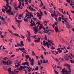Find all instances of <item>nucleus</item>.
<instances>
[{
  "label": "nucleus",
  "instance_id": "obj_1",
  "mask_svg": "<svg viewBox=\"0 0 74 74\" xmlns=\"http://www.w3.org/2000/svg\"><path fill=\"white\" fill-rule=\"evenodd\" d=\"M8 59V58L7 57H5L4 58H0V60L1 62L2 63H3L4 65H7V66L10 65L12 64V62L10 60H8L6 62V59Z\"/></svg>",
  "mask_w": 74,
  "mask_h": 74
},
{
  "label": "nucleus",
  "instance_id": "obj_2",
  "mask_svg": "<svg viewBox=\"0 0 74 74\" xmlns=\"http://www.w3.org/2000/svg\"><path fill=\"white\" fill-rule=\"evenodd\" d=\"M9 10H7L6 11V13H8V14H9V15H14V14L13 13L11 12V10H12V9L10 7V6H9Z\"/></svg>",
  "mask_w": 74,
  "mask_h": 74
},
{
  "label": "nucleus",
  "instance_id": "obj_3",
  "mask_svg": "<svg viewBox=\"0 0 74 74\" xmlns=\"http://www.w3.org/2000/svg\"><path fill=\"white\" fill-rule=\"evenodd\" d=\"M6 0V2L7 4H6V6H3V7L4 8H5V9L6 10H7L8 9V8L9 7V4L10 3L8 2L9 1V0Z\"/></svg>",
  "mask_w": 74,
  "mask_h": 74
},
{
  "label": "nucleus",
  "instance_id": "obj_4",
  "mask_svg": "<svg viewBox=\"0 0 74 74\" xmlns=\"http://www.w3.org/2000/svg\"><path fill=\"white\" fill-rule=\"evenodd\" d=\"M54 13H53V14L52 13L51 14V16L53 17H54V16L57 17L58 16V14H56V12L54 10Z\"/></svg>",
  "mask_w": 74,
  "mask_h": 74
},
{
  "label": "nucleus",
  "instance_id": "obj_5",
  "mask_svg": "<svg viewBox=\"0 0 74 74\" xmlns=\"http://www.w3.org/2000/svg\"><path fill=\"white\" fill-rule=\"evenodd\" d=\"M27 32L28 34L27 39L28 40V41L31 42V40L30 39V36L31 35L30 32H29L28 30H27Z\"/></svg>",
  "mask_w": 74,
  "mask_h": 74
},
{
  "label": "nucleus",
  "instance_id": "obj_6",
  "mask_svg": "<svg viewBox=\"0 0 74 74\" xmlns=\"http://www.w3.org/2000/svg\"><path fill=\"white\" fill-rule=\"evenodd\" d=\"M8 31L11 34H12L13 35L15 36H17L18 37H21L20 36H19L18 34H13V33L12 32V31L10 30V29H8Z\"/></svg>",
  "mask_w": 74,
  "mask_h": 74
},
{
  "label": "nucleus",
  "instance_id": "obj_7",
  "mask_svg": "<svg viewBox=\"0 0 74 74\" xmlns=\"http://www.w3.org/2000/svg\"><path fill=\"white\" fill-rule=\"evenodd\" d=\"M64 58L65 60L68 61L69 60V56L67 54H66L64 56Z\"/></svg>",
  "mask_w": 74,
  "mask_h": 74
},
{
  "label": "nucleus",
  "instance_id": "obj_8",
  "mask_svg": "<svg viewBox=\"0 0 74 74\" xmlns=\"http://www.w3.org/2000/svg\"><path fill=\"white\" fill-rule=\"evenodd\" d=\"M18 1L19 2V5L18 6V8L22 9L23 8V7L21 6L22 3L20 0H18Z\"/></svg>",
  "mask_w": 74,
  "mask_h": 74
},
{
  "label": "nucleus",
  "instance_id": "obj_9",
  "mask_svg": "<svg viewBox=\"0 0 74 74\" xmlns=\"http://www.w3.org/2000/svg\"><path fill=\"white\" fill-rule=\"evenodd\" d=\"M65 25H66V28L68 29H70L71 28L70 25L68 23H65Z\"/></svg>",
  "mask_w": 74,
  "mask_h": 74
},
{
  "label": "nucleus",
  "instance_id": "obj_10",
  "mask_svg": "<svg viewBox=\"0 0 74 74\" xmlns=\"http://www.w3.org/2000/svg\"><path fill=\"white\" fill-rule=\"evenodd\" d=\"M19 49H20V50L21 51H22V52H23V51H22V50L23 51H25V49H24V48H20L19 49H16V51L18 52Z\"/></svg>",
  "mask_w": 74,
  "mask_h": 74
},
{
  "label": "nucleus",
  "instance_id": "obj_11",
  "mask_svg": "<svg viewBox=\"0 0 74 74\" xmlns=\"http://www.w3.org/2000/svg\"><path fill=\"white\" fill-rule=\"evenodd\" d=\"M37 15H38V16L39 17L38 18L39 19H41L42 18V15L40 14V13H38V12H37Z\"/></svg>",
  "mask_w": 74,
  "mask_h": 74
},
{
  "label": "nucleus",
  "instance_id": "obj_12",
  "mask_svg": "<svg viewBox=\"0 0 74 74\" xmlns=\"http://www.w3.org/2000/svg\"><path fill=\"white\" fill-rule=\"evenodd\" d=\"M71 70L69 69V71H66V74H71Z\"/></svg>",
  "mask_w": 74,
  "mask_h": 74
},
{
  "label": "nucleus",
  "instance_id": "obj_13",
  "mask_svg": "<svg viewBox=\"0 0 74 74\" xmlns=\"http://www.w3.org/2000/svg\"><path fill=\"white\" fill-rule=\"evenodd\" d=\"M37 29H38L37 26V27H35L34 28V31L35 32H38V30H37Z\"/></svg>",
  "mask_w": 74,
  "mask_h": 74
},
{
  "label": "nucleus",
  "instance_id": "obj_14",
  "mask_svg": "<svg viewBox=\"0 0 74 74\" xmlns=\"http://www.w3.org/2000/svg\"><path fill=\"white\" fill-rule=\"evenodd\" d=\"M15 65L16 67L17 68H18V66L21 65V64H19V63H18L17 64H15Z\"/></svg>",
  "mask_w": 74,
  "mask_h": 74
},
{
  "label": "nucleus",
  "instance_id": "obj_15",
  "mask_svg": "<svg viewBox=\"0 0 74 74\" xmlns=\"http://www.w3.org/2000/svg\"><path fill=\"white\" fill-rule=\"evenodd\" d=\"M29 9L31 11H35V10L33 9V8H32L31 6L30 5V6L29 7Z\"/></svg>",
  "mask_w": 74,
  "mask_h": 74
},
{
  "label": "nucleus",
  "instance_id": "obj_16",
  "mask_svg": "<svg viewBox=\"0 0 74 74\" xmlns=\"http://www.w3.org/2000/svg\"><path fill=\"white\" fill-rule=\"evenodd\" d=\"M29 14H28L27 13L26 14V15L25 16V18H26L27 16H28L27 17V20H28V18H29V16H30L29 15Z\"/></svg>",
  "mask_w": 74,
  "mask_h": 74
},
{
  "label": "nucleus",
  "instance_id": "obj_17",
  "mask_svg": "<svg viewBox=\"0 0 74 74\" xmlns=\"http://www.w3.org/2000/svg\"><path fill=\"white\" fill-rule=\"evenodd\" d=\"M38 40H35V42H39L40 40V38H38Z\"/></svg>",
  "mask_w": 74,
  "mask_h": 74
},
{
  "label": "nucleus",
  "instance_id": "obj_18",
  "mask_svg": "<svg viewBox=\"0 0 74 74\" xmlns=\"http://www.w3.org/2000/svg\"><path fill=\"white\" fill-rule=\"evenodd\" d=\"M43 26L42 24H40V26H39V30H41V29H42L43 28Z\"/></svg>",
  "mask_w": 74,
  "mask_h": 74
},
{
  "label": "nucleus",
  "instance_id": "obj_19",
  "mask_svg": "<svg viewBox=\"0 0 74 74\" xmlns=\"http://www.w3.org/2000/svg\"><path fill=\"white\" fill-rule=\"evenodd\" d=\"M55 30L56 31V32H58V28L57 27H55Z\"/></svg>",
  "mask_w": 74,
  "mask_h": 74
},
{
  "label": "nucleus",
  "instance_id": "obj_20",
  "mask_svg": "<svg viewBox=\"0 0 74 74\" xmlns=\"http://www.w3.org/2000/svg\"><path fill=\"white\" fill-rule=\"evenodd\" d=\"M65 68H64L62 70V73H66L67 71L65 70Z\"/></svg>",
  "mask_w": 74,
  "mask_h": 74
},
{
  "label": "nucleus",
  "instance_id": "obj_21",
  "mask_svg": "<svg viewBox=\"0 0 74 74\" xmlns=\"http://www.w3.org/2000/svg\"><path fill=\"white\" fill-rule=\"evenodd\" d=\"M38 24V25H37V28H38V27L40 25V23L39 22H37L36 23V24Z\"/></svg>",
  "mask_w": 74,
  "mask_h": 74
},
{
  "label": "nucleus",
  "instance_id": "obj_22",
  "mask_svg": "<svg viewBox=\"0 0 74 74\" xmlns=\"http://www.w3.org/2000/svg\"><path fill=\"white\" fill-rule=\"evenodd\" d=\"M44 39L46 40H47H47L48 38L47 35H45V37H44Z\"/></svg>",
  "mask_w": 74,
  "mask_h": 74
},
{
  "label": "nucleus",
  "instance_id": "obj_23",
  "mask_svg": "<svg viewBox=\"0 0 74 74\" xmlns=\"http://www.w3.org/2000/svg\"><path fill=\"white\" fill-rule=\"evenodd\" d=\"M23 41H22L20 43L21 45V46H24V44H23Z\"/></svg>",
  "mask_w": 74,
  "mask_h": 74
},
{
  "label": "nucleus",
  "instance_id": "obj_24",
  "mask_svg": "<svg viewBox=\"0 0 74 74\" xmlns=\"http://www.w3.org/2000/svg\"><path fill=\"white\" fill-rule=\"evenodd\" d=\"M43 45L45 46H46L47 45H49V43L47 42L46 43H45L44 44H43Z\"/></svg>",
  "mask_w": 74,
  "mask_h": 74
},
{
  "label": "nucleus",
  "instance_id": "obj_25",
  "mask_svg": "<svg viewBox=\"0 0 74 74\" xmlns=\"http://www.w3.org/2000/svg\"><path fill=\"white\" fill-rule=\"evenodd\" d=\"M61 59V60L62 61H64V58H61V57H60L59 58V60H60Z\"/></svg>",
  "mask_w": 74,
  "mask_h": 74
},
{
  "label": "nucleus",
  "instance_id": "obj_26",
  "mask_svg": "<svg viewBox=\"0 0 74 74\" xmlns=\"http://www.w3.org/2000/svg\"><path fill=\"white\" fill-rule=\"evenodd\" d=\"M47 41H48V42H51V43H52V45H54V44L53 43H52V41H50V40H49V39H48V40H47Z\"/></svg>",
  "mask_w": 74,
  "mask_h": 74
},
{
  "label": "nucleus",
  "instance_id": "obj_27",
  "mask_svg": "<svg viewBox=\"0 0 74 74\" xmlns=\"http://www.w3.org/2000/svg\"><path fill=\"white\" fill-rule=\"evenodd\" d=\"M2 23L3 24H4L5 23H6V21H4L2 20Z\"/></svg>",
  "mask_w": 74,
  "mask_h": 74
},
{
  "label": "nucleus",
  "instance_id": "obj_28",
  "mask_svg": "<svg viewBox=\"0 0 74 74\" xmlns=\"http://www.w3.org/2000/svg\"><path fill=\"white\" fill-rule=\"evenodd\" d=\"M57 12L58 13V16H61V14L58 11Z\"/></svg>",
  "mask_w": 74,
  "mask_h": 74
},
{
  "label": "nucleus",
  "instance_id": "obj_29",
  "mask_svg": "<svg viewBox=\"0 0 74 74\" xmlns=\"http://www.w3.org/2000/svg\"><path fill=\"white\" fill-rule=\"evenodd\" d=\"M65 66L69 67L70 66V65L69 64H65Z\"/></svg>",
  "mask_w": 74,
  "mask_h": 74
},
{
  "label": "nucleus",
  "instance_id": "obj_30",
  "mask_svg": "<svg viewBox=\"0 0 74 74\" xmlns=\"http://www.w3.org/2000/svg\"><path fill=\"white\" fill-rule=\"evenodd\" d=\"M32 55L33 56H36L35 53L33 51H32Z\"/></svg>",
  "mask_w": 74,
  "mask_h": 74
},
{
  "label": "nucleus",
  "instance_id": "obj_31",
  "mask_svg": "<svg viewBox=\"0 0 74 74\" xmlns=\"http://www.w3.org/2000/svg\"><path fill=\"white\" fill-rule=\"evenodd\" d=\"M12 28L14 30H16V28H15L14 27V26L13 25H12Z\"/></svg>",
  "mask_w": 74,
  "mask_h": 74
},
{
  "label": "nucleus",
  "instance_id": "obj_32",
  "mask_svg": "<svg viewBox=\"0 0 74 74\" xmlns=\"http://www.w3.org/2000/svg\"><path fill=\"white\" fill-rule=\"evenodd\" d=\"M38 1H40L41 2V5L42 6H44V4L43 3L42 1L41 0H38Z\"/></svg>",
  "mask_w": 74,
  "mask_h": 74
},
{
  "label": "nucleus",
  "instance_id": "obj_33",
  "mask_svg": "<svg viewBox=\"0 0 74 74\" xmlns=\"http://www.w3.org/2000/svg\"><path fill=\"white\" fill-rule=\"evenodd\" d=\"M24 21L25 22H28V21L27 20V19H25V18H24Z\"/></svg>",
  "mask_w": 74,
  "mask_h": 74
},
{
  "label": "nucleus",
  "instance_id": "obj_34",
  "mask_svg": "<svg viewBox=\"0 0 74 74\" xmlns=\"http://www.w3.org/2000/svg\"><path fill=\"white\" fill-rule=\"evenodd\" d=\"M13 40V39H11L10 40H9V42H11V43H12V40Z\"/></svg>",
  "mask_w": 74,
  "mask_h": 74
},
{
  "label": "nucleus",
  "instance_id": "obj_35",
  "mask_svg": "<svg viewBox=\"0 0 74 74\" xmlns=\"http://www.w3.org/2000/svg\"><path fill=\"white\" fill-rule=\"evenodd\" d=\"M22 66H20V67L18 69V70H21L22 69Z\"/></svg>",
  "mask_w": 74,
  "mask_h": 74
},
{
  "label": "nucleus",
  "instance_id": "obj_36",
  "mask_svg": "<svg viewBox=\"0 0 74 74\" xmlns=\"http://www.w3.org/2000/svg\"><path fill=\"white\" fill-rule=\"evenodd\" d=\"M17 45L18 46H22L21 45L20 43H17Z\"/></svg>",
  "mask_w": 74,
  "mask_h": 74
},
{
  "label": "nucleus",
  "instance_id": "obj_37",
  "mask_svg": "<svg viewBox=\"0 0 74 74\" xmlns=\"http://www.w3.org/2000/svg\"><path fill=\"white\" fill-rule=\"evenodd\" d=\"M31 64L32 66H33L34 65V61H32L31 62Z\"/></svg>",
  "mask_w": 74,
  "mask_h": 74
},
{
  "label": "nucleus",
  "instance_id": "obj_38",
  "mask_svg": "<svg viewBox=\"0 0 74 74\" xmlns=\"http://www.w3.org/2000/svg\"><path fill=\"white\" fill-rule=\"evenodd\" d=\"M33 20H34V21H36L37 18H33Z\"/></svg>",
  "mask_w": 74,
  "mask_h": 74
},
{
  "label": "nucleus",
  "instance_id": "obj_39",
  "mask_svg": "<svg viewBox=\"0 0 74 74\" xmlns=\"http://www.w3.org/2000/svg\"><path fill=\"white\" fill-rule=\"evenodd\" d=\"M15 64H17L18 63V60H16L14 62Z\"/></svg>",
  "mask_w": 74,
  "mask_h": 74
},
{
  "label": "nucleus",
  "instance_id": "obj_40",
  "mask_svg": "<svg viewBox=\"0 0 74 74\" xmlns=\"http://www.w3.org/2000/svg\"><path fill=\"white\" fill-rule=\"evenodd\" d=\"M40 57L42 58V59H44V57L42 54H41L40 56Z\"/></svg>",
  "mask_w": 74,
  "mask_h": 74
},
{
  "label": "nucleus",
  "instance_id": "obj_41",
  "mask_svg": "<svg viewBox=\"0 0 74 74\" xmlns=\"http://www.w3.org/2000/svg\"><path fill=\"white\" fill-rule=\"evenodd\" d=\"M39 12H40V13L41 14V15H42V16H43V14H42V12L41 11V10H40V11H39Z\"/></svg>",
  "mask_w": 74,
  "mask_h": 74
},
{
  "label": "nucleus",
  "instance_id": "obj_42",
  "mask_svg": "<svg viewBox=\"0 0 74 74\" xmlns=\"http://www.w3.org/2000/svg\"><path fill=\"white\" fill-rule=\"evenodd\" d=\"M36 67V68H35V70H38V66H37Z\"/></svg>",
  "mask_w": 74,
  "mask_h": 74
},
{
  "label": "nucleus",
  "instance_id": "obj_43",
  "mask_svg": "<svg viewBox=\"0 0 74 74\" xmlns=\"http://www.w3.org/2000/svg\"><path fill=\"white\" fill-rule=\"evenodd\" d=\"M11 68H9V70H8V71H9V72H11Z\"/></svg>",
  "mask_w": 74,
  "mask_h": 74
},
{
  "label": "nucleus",
  "instance_id": "obj_44",
  "mask_svg": "<svg viewBox=\"0 0 74 74\" xmlns=\"http://www.w3.org/2000/svg\"><path fill=\"white\" fill-rule=\"evenodd\" d=\"M43 63H45V64L46 63V62L45 59H44L43 60Z\"/></svg>",
  "mask_w": 74,
  "mask_h": 74
},
{
  "label": "nucleus",
  "instance_id": "obj_45",
  "mask_svg": "<svg viewBox=\"0 0 74 74\" xmlns=\"http://www.w3.org/2000/svg\"><path fill=\"white\" fill-rule=\"evenodd\" d=\"M70 54L71 57H73L74 56L71 53H70Z\"/></svg>",
  "mask_w": 74,
  "mask_h": 74
},
{
  "label": "nucleus",
  "instance_id": "obj_46",
  "mask_svg": "<svg viewBox=\"0 0 74 74\" xmlns=\"http://www.w3.org/2000/svg\"><path fill=\"white\" fill-rule=\"evenodd\" d=\"M55 61H57L58 62H59L58 59V58H56Z\"/></svg>",
  "mask_w": 74,
  "mask_h": 74
},
{
  "label": "nucleus",
  "instance_id": "obj_47",
  "mask_svg": "<svg viewBox=\"0 0 74 74\" xmlns=\"http://www.w3.org/2000/svg\"><path fill=\"white\" fill-rule=\"evenodd\" d=\"M66 1H67V2L68 3H70V0H66Z\"/></svg>",
  "mask_w": 74,
  "mask_h": 74
},
{
  "label": "nucleus",
  "instance_id": "obj_48",
  "mask_svg": "<svg viewBox=\"0 0 74 74\" xmlns=\"http://www.w3.org/2000/svg\"><path fill=\"white\" fill-rule=\"evenodd\" d=\"M40 62L39 60H38V65H40Z\"/></svg>",
  "mask_w": 74,
  "mask_h": 74
},
{
  "label": "nucleus",
  "instance_id": "obj_49",
  "mask_svg": "<svg viewBox=\"0 0 74 74\" xmlns=\"http://www.w3.org/2000/svg\"><path fill=\"white\" fill-rule=\"evenodd\" d=\"M12 74H16V73H15V72L14 71H13L12 72Z\"/></svg>",
  "mask_w": 74,
  "mask_h": 74
},
{
  "label": "nucleus",
  "instance_id": "obj_50",
  "mask_svg": "<svg viewBox=\"0 0 74 74\" xmlns=\"http://www.w3.org/2000/svg\"><path fill=\"white\" fill-rule=\"evenodd\" d=\"M29 57H30L29 55H26L25 58H29Z\"/></svg>",
  "mask_w": 74,
  "mask_h": 74
},
{
  "label": "nucleus",
  "instance_id": "obj_51",
  "mask_svg": "<svg viewBox=\"0 0 74 74\" xmlns=\"http://www.w3.org/2000/svg\"><path fill=\"white\" fill-rule=\"evenodd\" d=\"M14 56H15V55H14V54L12 56H10V57L12 58H13V57H14Z\"/></svg>",
  "mask_w": 74,
  "mask_h": 74
},
{
  "label": "nucleus",
  "instance_id": "obj_52",
  "mask_svg": "<svg viewBox=\"0 0 74 74\" xmlns=\"http://www.w3.org/2000/svg\"><path fill=\"white\" fill-rule=\"evenodd\" d=\"M16 22H17V23H19L20 21V20H18L16 19Z\"/></svg>",
  "mask_w": 74,
  "mask_h": 74
},
{
  "label": "nucleus",
  "instance_id": "obj_53",
  "mask_svg": "<svg viewBox=\"0 0 74 74\" xmlns=\"http://www.w3.org/2000/svg\"><path fill=\"white\" fill-rule=\"evenodd\" d=\"M59 19H58V21H61V17H60L59 18Z\"/></svg>",
  "mask_w": 74,
  "mask_h": 74
},
{
  "label": "nucleus",
  "instance_id": "obj_54",
  "mask_svg": "<svg viewBox=\"0 0 74 74\" xmlns=\"http://www.w3.org/2000/svg\"><path fill=\"white\" fill-rule=\"evenodd\" d=\"M42 48L43 49H44V50L45 51H46V50L44 48V47H43L42 46Z\"/></svg>",
  "mask_w": 74,
  "mask_h": 74
},
{
  "label": "nucleus",
  "instance_id": "obj_55",
  "mask_svg": "<svg viewBox=\"0 0 74 74\" xmlns=\"http://www.w3.org/2000/svg\"><path fill=\"white\" fill-rule=\"evenodd\" d=\"M25 65L26 64L27 65L28 64H29V62H25Z\"/></svg>",
  "mask_w": 74,
  "mask_h": 74
},
{
  "label": "nucleus",
  "instance_id": "obj_56",
  "mask_svg": "<svg viewBox=\"0 0 74 74\" xmlns=\"http://www.w3.org/2000/svg\"><path fill=\"white\" fill-rule=\"evenodd\" d=\"M54 71L55 72V73L56 74H59L58 72H57L56 71Z\"/></svg>",
  "mask_w": 74,
  "mask_h": 74
},
{
  "label": "nucleus",
  "instance_id": "obj_57",
  "mask_svg": "<svg viewBox=\"0 0 74 74\" xmlns=\"http://www.w3.org/2000/svg\"><path fill=\"white\" fill-rule=\"evenodd\" d=\"M2 21H5V19L4 18H3V17H2Z\"/></svg>",
  "mask_w": 74,
  "mask_h": 74
},
{
  "label": "nucleus",
  "instance_id": "obj_58",
  "mask_svg": "<svg viewBox=\"0 0 74 74\" xmlns=\"http://www.w3.org/2000/svg\"><path fill=\"white\" fill-rule=\"evenodd\" d=\"M28 58H29V60L30 61V62H31V58H30V57H29Z\"/></svg>",
  "mask_w": 74,
  "mask_h": 74
},
{
  "label": "nucleus",
  "instance_id": "obj_59",
  "mask_svg": "<svg viewBox=\"0 0 74 74\" xmlns=\"http://www.w3.org/2000/svg\"><path fill=\"white\" fill-rule=\"evenodd\" d=\"M70 61H71V63H73V60H70Z\"/></svg>",
  "mask_w": 74,
  "mask_h": 74
},
{
  "label": "nucleus",
  "instance_id": "obj_60",
  "mask_svg": "<svg viewBox=\"0 0 74 74\" xmlns=\"http://www.w3.org/2000/svg\"><path fill=\"white\" fill-rule=\"evenodd\" d=\"M2 10L3 12L4 11H6V10L4 9H2Z\"/></svg>",
  "mask_w": 74,
  "mask_h": 74
},
{
  "label": "nucleus",
  "instance_id": "obj_61",
  "mask_svg": "<svg viewBox=\"0 0 74 74\" xmlns=\"http://www.w3.org/2000/svg\"><path fill=\"white\" fill-rule=\"evenodd\" d=\"M52 47V48H51V49H55V48L53 47V46L51 47Z\"/></svg>",
  "mask_w": 74,
  "mask_h": 74
},
{
  "label": "nucleus",
  "instance_id": "obj_62",
  "mask_svg": "<svg viewBox=\"0 0 74 74\" xmlns=\"http://www.w3.org/2000/svg\"><path fill=\"white\" fill-rule=\"evenodd\" d=\"M44 13H45V14L46 15H47V13L46 11H44Z\"/></svg>",
  "mask_w": 74,
  "mask_h": 74
},
{
  "label": "nucleus",
  "instance_id": "obj_63",
  "mask_svg": "<svg viewBox=\"0 0 74 74\" xmlns=\"http://www.w3.org/2000/svg\"><path fill=\"white\" fill-rule=\"evenodd\" d=\"M62 50H60L58 51V52H59V53H62Z\"/></svg>",
  "mask_w": 74,
  "mask_h": 74
},
{
  "label": "nucleus",
  "instance_id": "obj_64",
  "mask_svg": "<svg viewBox=\"0 0 74 74\" xmlns=\"http://www.w3.org/2000/svg\"><path fill=\"white\" fill-rule=\"evenodd\" d=\"M30 16L33 17V14H30Z\"/></svg>",
  "mask_w": 74,
  "mask_h": 74
}]
</instances>
